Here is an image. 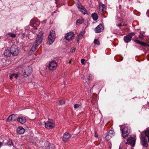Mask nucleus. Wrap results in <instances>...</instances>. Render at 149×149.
Segmentation results:
<instances>
[{
    "label": "nucleus",
    "mask_w": 149,
    "mask_h": 149,
    "mask_svg": "<svg viewBox=\"0 0 149 149\" xmlns=\"http://www.w3.org/2000/svg\"><path fill=\"white\" fill-rule=\"evenodd\" d=\"M32 69L31 67L28 66L24 67L23 69L22 72L24 76L26 77L31 74L32 72Z\"/></svg>",
    "instance_id": "1"
},
{
    "label": "nucleus",
    "mask_w": 149,
    "mask_h": 149,
    "mask_svg": "<svg viewBox=\"0 0 149 149\" xmlns=\"http://www.w3.org/2000/svg\"><path fill=\"white\" fill-rule=\"evenodd\" d=\"M11 53L13 56H16L18 55L19 52V48L16 45H13L10 48Z\"/></svg>",
    "instance_id": "2"
},
{
    "label": "nucleus",
    "mask_w": 149,
    "mask_h": 149,
    "mask_svg": "<svg viewBox=\"0 0 149 149\" xmlns=\"http://www.w3.org/2000/svg\"><path fill=\"white\" fill-rule=\"evenodd\" d=\"M55 38V31L53 30L51 31L48 36V42L50 45H52L54 42Z\"/></svg>",
    "instance_id": "3"
},
{
    "label": "nucleus",
    "mask_w": 149,
    "mask_h": 149,
    "mask_svg": "<svg viewBox=\"0 0 149 149\" xmlns=\"http://www.w3.org/2000/svg\"><path fill=\"white\" fill-rule=\"evenodd\" d=\"M37 30L36 28H35L33 30V32L35 34H36L38 36L35 43H36V44H38L39 45L42 41L41 37L42 36V33L41 31H40L38 34L36 33V32Z\"/></svg>",
    "instance_id": "4"
},
{
    "label": "nucleus",
    "mask_w": 149,
    "mask_h": 149,
    "mask_svg": "<svg viewBox=\"0 0 149 149\" xmlns=\"http://www.w3.org/2000/svg\"><path fill=\"white\" fill-rule=\"evenodd\" d=\"M45 127L48 129L53 128L55 126L54 121L51 120H49L47 122H45Z\"/></svg>",
    "instance_id": "5"
},
{
    "label": "nucleus",
    "mask_w": 149,
    "mask_h": 149,
    "mask_svg": "<svg viewBox=\"0 0 149 149\" xmlns=\"http://www.w3.org/2000/svg\"><path fill=\"white\" fill-rule=\"evenodd\" d=\"M57 66V62L55 61H52L49 62V64L48 68L49 69L51 70H55Z\"/></svg>",
    "instance_id": "6"
},
{
    "label": "nucleus",
    "mask_w": 149,
    "mask_h": 149,
    "mask_svg": "<svg viewBox=\"0 0 149 149\" xmlns=\"http://www.w3.org/2000/svg\"><path fill=\"white\" fill-rule=\"evenodd\" d=\"M130 129L128 127H125L122 130V136L124 138L127 137L129 134Z\"/></svg>",
    "instance_id": "7"
},
{
    "label": "nucleus",
    "mask_w": 149,
    "mask_h": 149,
    "mask_svg": "<svg viewBox=\"0 0 149 149\" xmlns=\"http://www.w3.org/2000/svg\"><path fill=\"white\" fill-rule=\"evenodd\" d=\"M74 34L72 32H70L67 33L65 36L66 40H70L74 38Z\"/></svg>",
    "instance_id": "8"
},
{
    "label": "nucleus",
    "mask_w": 149,
    "mask_h": 149,
    "mask_svg": "<svg viewBox=\"0 0 149 149\" xmlns=\"http://www.w3.org/2000/svg\"><path fill=\"white\" fill-rule=\"evenodd\" d=\"M135 140L132 137H130L127 140V142L126 144L128 143L131 145L132 147H134L135 144Z\"/></svg>",
    "instance_id": "9"
},
{
    "label": "nucleus",
    "mask_w": 149,
    "mask_h": 149,
    "mask_svg": "<svg viewBox=\"0 0 149 149\" xmlns=\"http://www.w3.org/2000/svg\"><path fill=\"white\" fill-rule=\"evenodd\" d=\"M71 137V136L68 133L65 132L63 135V140L65 142H66L70 139Z\"/></svg>",
    "instance_id": "10"
},
{
    "label": "nucleus",
    "mask_w": 149,
    "mask_h": 149,
    "mask_svg": "<svg viewBox=\"0 0 149 149\" xmlns=\"http://www.w3.org/2000/svg\"><path fill=\"white\" fill-rule=\"evenodd\" d=\"M105 10L106 7L105 5L102 3H100L99 6V13H101V14H102L104 12H105Z\"/></svg>",
    "instance_id": "11"
},
{
    "label": "nucleus",
    "mask_w": 149,
    "mask_h": 149,
    "mask_svg": "<svg viewBox=\"0 0 149 149\" xmlns=\"http://www.w3.org/2000/svg\"><path fill=\"white\" fill-rule=\"evenodd\" d=\"M104 29V27L102 24H100L95 28V32L96 33H99L102 32Z\"/></svg>",
    "instance_id": "12"
},
{
    "label": "nucleus",
    "mask_w": 149,
    "mask_h": 149,
    "mask_svg": "<svg viewBox=\"0 0 149 149\" xmlns=\"http://www.w3.org/2000/svg\"><path fill=\"white\" fill-rule=\"evenodd\" d=\"M3 55L6 58L10 57L12 55L10 49V50L9 49L5 50L4 51Z\"/></svg>",
    "instance_id": "13"
},
{
    "label": "nucleus",
    "mask_w": 149,
    "mask_h": 149,
    "mask_svg": "<svg viewBox=\"0 0 149 149\" xmlns=\"http://www.w3.org/2000/svg\"><path fill=\"white\" fill-rule=\"evenodd\" d=\"M38 45V44H36V43H34L33 45L31 50L29 52V54H33V52L35 51L37 49V47Z\"/></svg>",
    "instance_id": "14"
},
{
    "label": "nucleus",
    "mask_w": 149,
    "mask_h": 149,
    "mask_svg": "<svg viewBox=\"0 0 149 149\" xmlns=\"http://www.w3.org/2000/svg\"><path fill=\"white\" fill-rule=\"evenodd\" d=\"M141 143L144 146L147 147L148 146L147 141L146 138L144 137L141 138Z\"/></svg>",
    "instance_id": "15"
},
{
    "label": "nucleus",
    "mask_w": 149,
    "mask_h": 149,
    "mask_svg": "<svg viewBox=\"0 0 149 149\" xmlns=\"http://www.w3.org/2000/svg\"><path fill=\"white\" fill-rule=\"evenodd\" d=\"M78 8L79 10L84 15L87 14L88 11L84 6L80 5L79 6Z\"/></svg>",
    "instance_id": "16"
},
{
    "label": "nucleus",
    "mask_w": 149,
    "mask_h": 149,
    "mask_svg": "<svg viewBox=\"0 0 149 149\" xmlns=\"http://www.w3.org/2000/svg\"><path fill=\"white\" fill-rule=\"evenodd\" d=\"M17 131L18 134H22L24 133L25 130L23 127H20L17 128Z\"/></svg>",
    "instance_id": "17"
},
{
    "label": "nucleus",
    "mask_w": 149,
    "mask_h": 149,
    "mask_svg": "<svg viewBox=\"0 0 149 149\" xmlns=\"http://www.w3.org/2000/svg\"><path fill=\"white\" fill-rule=\"evenodd\" d=\"M16 119V116L15 115L13 114L10 115L7 119V121H10L12 120H15Z\"/></svg>",
    "instance_id": "18"
},
{
    "label": "nucleus",
    "mask_w": 149,
    "mask_h": 149,
    "mask_svg": "<svg viewBox=\"0 0 149 149\" xmlns=\"http://www.w3.org/2000/svg\"><path fill=\"white\" fill-rule=\"evenodd\" d=\"M132 38L128 35L125 36L124 38V40L125 42L127 43L130 42Z\"/></svg>",
    "instance_id": "19"
},
{
    "label": "nucleus",
    "mask_w": 149,
    "mask_h": 149,
    "mask_svg": "<svg viewBox=\"0 0 149 149\" xmlns=\"http://www.w3.org/2000/svg\"><path fill=\"white\" fill-rule=\"evenodd\" d=\"M17 120L21 124H23L26 121V120L25 118H23L22 117H18L17 119Z\"/></svg>",
    "instance_id": "20"
},
{
    "label": "nucleus",
    "mask_w": 149,
    "mask_h": 149,
    "mask_svg": "<svg viewBox=\"0 0 149 149\" xmlns=\"http://www.w3.org/2000/svg\"><path fill=\"white\" fill-rule=\"evenodd\" d=\"M134 41L136 43L141 45L142 46L146 45V43L145 42H141V41L136 39L134 40Z\"/></svg>",
    "instance_id": "21"
},
{
    "label": "nucleus",
    "mask_w": 149,
    "mask_h": 149,
    "mask_svg": "<svg viewBox=\"0 0 149 149\" xmlns=\"http://www.w3.org/2000/svg\"><path fill=\"white\" fill-rule=\"evenodd\" d=\"M110 137H112L114 135V132L113 130H110L107 134Z\"/></svg>",
    "instance_id": "22"
},
{
    "label": "nucleus",
    "mask_w": 149,
    "mask_h": 149,
    "mask_svg": "<svg viewBox=\"0 0 149 149\" xmlns=\"http://www.w3.org/2000/svg\"><path fill=\"white\" fill-rule=\"evenodd\" d=\"M91 16L93 19L95 21L97 20L98 19V16L97 14L96 13H93L92 14Z\"/></svg>",
    "instance_id": "23"
},
{
    "label": "nucleus",
    "mask_w": 149,
    "mask_h": 149,
    "mask_svg": "<svg viewBox=\"0 0 149 149\" xmlns=\"http://www.w3.org/2000/svg\"><path fill=\"white\" fill-rule=\"evenodd\" d=\"M84 34V33L83 32H81L78 35V38L79 39H81Z\"/></svg>",
    "instance_id": "24"
},
{
    "label": "nucleus",
    "mask_w": 149,
    "mask_h": 149,
    "mask_svg": "<svg viewBox=\"0 0 149 149\" xmlns=\"http://www.w3.org/2000/svg\"><path fill=\"white\" fill-rule=\"evenodd\" d=\"M145 134L148 137L149 142V130L145 132Z\"/></svg>",
    "instance_id": "25"
},
{
    "label": "nucleus",
    "mask_w": 149,
    "mask_h": 149,
    "mask_svg": "<svg viewBox=\"0 0 149 149\" xmlns=\"http://www.w3.org/2000/svg\"><path fill=\"white\" fill-rule=\"evenodd\" d=\"M94 43L95 45H100V42L97 39H95L94 41Z\"/></svg>",
    "instance_id": "26"
},
{
    "label": "nucleus",
    "mask_w": 149,
    "mask_h": 149,
    "mask_svg": "<svg viewBox=\"0 0 149 149\" xmlns=\"http://www.w3.org/2000/svg\"><path fill=\"white\" fill-rule=\"evenodd\" d=\"M82 21L81 19H78L76 22V24L77 25H79L82 23Z\"/></svg>",
    "instance_id": "27"
},
{
    "label": "nucleus",
    "mask_w": 149,
    "mask_h": 149,
    "mask_svg": "<svg viewBox=\"0 0 149 149\" xmlns=\"http://www.w3.org/2000/svg\"><path fill=\"white\" fill-rule=\"evenodd\" d=\"M81 105V104H76L74 105V107L75 109L79 108Z\"/></svg>",
    "instance_id": "28"
},
{
    "label": "nucleus",
    "mask_w": 149,
    "mask_h": 149,
    "mask_svg": "<svg viewBox=\"0 0 149 149\" xmlns=\"http://www.w3.org/2000/svg\"><path fill=\"white\" fill-rule=\"evenodd\" d=\"M111 138V137H110V136H109L108 134H107V135L105 137V139L107 141H109Z\"/></svg>",
    "instance_id": "29"
},
{
    "label": "nucleus",
    "mask_w": 149,
    "mask_h": 149,
    "mask_svg": "<svg viewBox=\"0 0 149 149\" xmlns=\"http://www.w3.org/2000/svg\"><path fill=\"white\" fill-rule=\"evenodd\" d=\"M93 79V76L92 74H89V77L88 78V79L90 81H92Z\"/></svg>",
    "instance_id": "30"
},
{
    "label": "nucleus",
    "mask_w": 149,
    "mask_h": 149,
    "mask_svg": "<svg viewBox=\"0 0 149 149\" xmlns=\"http://www.w3.org/2000/svg\"><path fill=\"white\" fill-rule=\"evenodd\" d=\"M64 101L63 100H60L59 101V104L60 105H62L64 104Z\"/></svg>",
    "instance_id": "31"
},
{
    "label": "nucleus",
    "mask_w": 149,
    "mask_h": 149,
    "mask_svg": "<svg viewBox=\"0 0 149 149\" xmlns=\"http://www.w3.org/2000/svg\"><path fill=\"white\" fill-rule=\"evenodd\" d=\"M10 36L11 37H12V38H14L15 37L16 35L15 34H13V33H10Z\"/></svg>",
    "instance_id": "32"
},
{
    "label": "nucleus",
    "mask_w": 149,
    "mask_h": 149,
    "mask_svg": "<svg viewBox=\"0 0 149 149\" xmlns=\"http://www.w3.org/2000/svg\"><path fill=\"white\" fill-rule=\"evenodd\" d=\"M135 34L134 33H130L128 34V35L130 36V37H131V38H132V37L133 36H134V35Z\"/></svg>",
    "instance_id": "33"
},
{
    "label": "nucleus",
    "mask_w": 149,
    "mask_h": 149,
    "mask_svg": "<svg viewBox=\"0 0 149 149\" xmlns=\"http://www.w3.org/2000/svg\"><path fill=\"white\" fill-rule=\"evenodd\" d=\"M85 61V60L84 59H82L81 60V62L82 64H83V65L84 64V62Z\"/></svg>",
    "instance_id": "34"
},
{
    "label": "nucleus",
    "mask_w": 149,
    "mask_h": 149,
    "mask_svg": "<svg viewBox=\"0 0 149 149\" xmlns=\"http://www.w3.org/2000/svg\"><path fill=\"white\" fill-rule=\"evenodd\" d=\"M14 74H13L10 76V78L11 80L12 79L13 77L14 76Z\"/></svg>",
    "instance_id": "35"
},
{
    "label": "nucleus",
    "mask_w": 149,
    "mask_h": 149,
    "mask_svg": "<svg viewBox=\"0 0 149 149\" xmlns=\"http://www.w3.org/2000/svg\"><path fill=\"white\" fill-rule=\"evenodd\" d=\"M143 37V35L142 34H141V33L139 35V38L140 39L142 38Z\"/></svg>",
    "instance_id": "36"
},
{
    "label": "nucleus",
    "mask_w": 149,
    "mask_h": 149,
    "mask_svg": "<svg viewBox=\"0 0 149 149\" xmlns=\"http://www.w3.org/2000/svg\"><path fill=\"white\" fill-rule=\"evenodd\" d=\"M75 48L71 49L70 50V51L72 52H75Z\"/></svg>",
    "instance_id": "37"
},
{
    "label": "nucleus",
    "mask_w": 149,
    "mask_h": 149,
    "mask_svg": "<svg viewBox=\"0 0 149 149\" xmlns=\"http://www.w3.org/2000/svg\"><path fill=\"white\" fill-rule=\"evenodd\" d=\"M14 76L15 78H17L18 77V74H14Z\"/></svg>",
    "instance_id": "38"
},
{
    "label": "nucleus",
    "mask_w": 149,
    "mask_h": 149,
    "mask_svg": "<svg viewBox=\"0 0 149 149\" xmlns=\"http://www.w3.org/2000/svg\"><path fill=\"white\" fill-rule=\"evenodd\" d=\"M147 14L148 15V16L149 17V10L147 11Z\"/></svg>",
    "instance_id": "39"
},
{
    "label": "nucleus",
    "mask_w": 149,
    "mask_h": 149,
    "mask_svg": "<svg viewBox=\"0 0 149 149\" xmlns=\"http://www.w3.org/2000/svg\"><path fill=\"white\" fill-rule=\"evenodd\" d=\"M146 46H143L146 47V46H148L149 47V44H147L146 43Z\"/></svg>",
    "instance_id": "40"
},
{
    "label": "nucleus",
    "mask_w": 149,
    "mask_h": 149,
    "mask_svg": "<svg viewBox=\"0 0 149 149\" xmlns=\"http://www.w3.org/2000/svg\"><path fill=\"white\" fill-rule=\"evenodd\" d=\"M121 25V24H117V26H120Z\"/></svg>",
    "instance_id": "41"
},
{
    "label": "nucleus",
    "mask_w": 149,
    "mask_h": 149,
    "mask_svg": "<svg viewBox=\"0 0 149 149\" xmlns=\"http://www.w3.org/2000/svg\"><path fill=\"white\" fill-rule=\"evenodd\" d=\"M80 39H78V38H77V42H79V40H80Z\"/></svg>",
    "instance_id": "42"
},
{
    "label": "nucleus",
    "mask_w": 149,
    "mask_h": 149,
    "mask_svg": "<svg viewBox=\"0 0 149 149\" xmlns=\"http://www.w3.org/2000/svg\"><path fill=\"white\" fill-rule=\"evenodd\" d=\"M12 144H13V143H12V142H11V143L9 144V145H12Z\"/></svg>",
    "instance_id": "43"
},
{
    "label": "nucleus",
    "mask_w": 149,
    "mask_h": 149,
    "mask_svg": "<svg viewBox=\"0 0 149 149\" xmlns=\"http://www.w3.org/2000/svg\"><path fill=\"white\" fill-rule=\"evenodd\" d=\"M71 62V61L70 60L69 62V63H70Z\"/></svg>",
    "instance_id": "44"
},
{
    "label": "nucleus",
    "mask_w": 149,
    "mask_h": 149,
    "mask_svg": "<svg viewBox=\"0 0 149 149\" xmlns=\"http://www.w3.org/2000/svg\"><path fill=\"white\" fill-rule=\"evenodd\" d=\"M95 136L96 137H97V136L96 135Z\"/></svg>",
    "instance_id": "45"
}]
</instances>
